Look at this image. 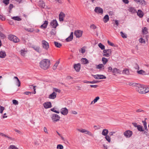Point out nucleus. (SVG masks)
Masks as SVG:
<instances>
[{
  "instance_id": "58836bf2",
  "label": "nucleus",
  "mask_w": 149,
  "mask_h": 149,
  "mask_svg": "<svg viewBox=\"0 0 149 149\" xmlns=\"http://www.w3.org/2000/svg\"><path fill=\"white\" fill-rule=\"evenodd\" d=\"M50 33L52 35H55L56 33L55 28H53V29H52L51 31L50 32Z\"/></svg>"
},
{
  "instance_id": "7ed1b4c3",
  "label": "nucleus",
  "mask_w": 149,
  "mask_h": 149,
  "mask_svg": "<svg viewBox=\"0 0 149 149\" xmlns=\"http://www.w3.org/2000/svg\"><path fill=\"white\" fill-rule=\"evenodd\" d=\"M8 38L10 40L14 42H18L19 41V39L14 35H9L8 36Z\"/></svg>"
},
{
  "instance_id": "49530a36",
  "label": "nucleus",
  "mask_w": 149,
  "mask_h": 149,
  "mask_svg": "<svg viewBox=\"0 0 149 149\" xmlns=\"http://www.w3.org/2000/svg\"><path fill=\"white\" fill-rule=\"evenodd\" d=\"M120 34L121 36L123 38H126L127 37L126 35L122 31L120 32Z\"/></svg>"
},
{
  "instance_id": "bf43d9fd",
  "label": "nucleus",
  "mask_w": 149,
  "mask_h": 149,
  "mask_svg": "<svg viewBox=\"0 0 149 149\" xmlns=\"http://www.w3.org/2000/svg\"><path fill=\"white\" fill-rule=\"evenodd\" d=\"M100 97H99L97 96L95 97V98L94 100V103H95L97 102V100H99Z\"/></svg>"
},
{
  "instance_id": "09e8293b",
  "label": "nucleus",
  "mask_w": 149,
  "mask_h": 149,
  "mask_svg": "<svg viewBox=\"0 0 149 149\" xmlns=\"http://www.w3.org/2000/svg\"><path fill=\"white\" fill-rule=\"evenodd\" d=\"M136 111L137 112H141V113H142V114H143V113H144V112H145V111L141 109H137L136 110Z\"/></svg>"
},
{
  "instance_id": "de8ad7c7",
  "label": "nucleus",
  "mask_w": 149,
  "mask_h": 149,
  "mask_svg": "<svg viewBox=\"0 0 149 149\" xmlns=\"http://www.w3.org/2000/svg\"><path fill=\"white\" fill-rule=\"evenodd\" d=\"M119 69H117L116 68H114L112 71V72L113 73H115L116 72L118 73L119 72Z\"/></svg>"
},
{
  "instance_id": "6ab92c4d",
  "label": "nucleus",
  "mask_w": 149,
  "mask_h": 149,
  "mask_svg": "<svg viewBox=\"0 0 149 149\" xmlns=\"http://www.w3.org/2000/svg\"><path fill=\"white\" fill-rule=\"evenodd\" d=\"M73 34L72 32L71 33L70 35L65 39L66 42H68L72 40L73 39Z\"/></svg>"
},
{
  "instance_id": "79ce46f5",
  "label": "nucleus",
  "mask_w": 149,
  "mask_h": 149,
  "mask_svg": "<svg viewBox=\"0 0 149 149\" xmlns=\"http://www.w3.org/2000/svg\"><path fill=\"white\" fill-rule=\"evenodd\" d=\"M138 84V83H135L131 82H129V85L130 86H135L136 87V86H137V84Z\"/></svg>"
},
{
  "instance_id": "2f4dec72",
  "label": "nucleus",
  "mask_w": 149,
  "mask_h": 149,
  "mask_svg": "<svg viewBox=\"0 0 149 149\" xmlns=\"http://www.w3.org/2000/svg\"><path fill=\"white\" fill-rule=\"evenodd\" d=\"M54 43L55 46L57 47L60 48L62 46L61 44L58 42L54 41Z\"/></svg>"
},
{
  "instance_id": "0eeeda50",
  "label": "nucleus",
  "mask_w": 149,
  "mask_h": 149,
  "mask_svg": "<svg viewBox=\"0 0 149 149\" xmlns=\"http://www.w3.org/2000/svg\"><path fill=\"white\" fill-rule=\"evenodd\" d=\"M42 46L43 48L46 50H47L49 48V43L45 40H43L42 41Z\"/></svg>"
},
{
  "instance_id": "f257e3e1",
  "label": "nucleus",
  "mask_w": 149,
  "mask_h": 149,
  "mask_svg": "<svg viewBox=\"0 0 149 149\" xmlns=\"http://www.w3.org/2000/svg\"><path fill=\"white\" fill-rule=\"evenodd\" d=\"M50 64V61L48 59H44L40 63V67L44 70L48 69L49 67Z\"/></svg>"
},
{
  "instance_id": "4c0bfd02",
  "label": "nucleus",
  "mask_w": 149,
  "mask_h": 149,
  "mask_svg": "<svg viewBox=\"0 0 149 149\" xmlns=\"http://www.w3.org/2000/svg\"><path fill=\"white\" fill-rule=\"evenodd\" d=\"M123 74H125L127 75H128L129 74V71L128 69H124L123 71Z\"/></svg>"
},
{
  "instance_id": "39448f33",
  "label": "nucleus",
  "mask_w": 149,
  "mask_h": 149,
  "mask_svg": "<svg viewBox=\"0 0 149 149\" xmlns=\"http://www.w3.org/2000/svg\"><path fill=\"white\" fill-rule=\"evenodd\" d=\"M111 50L110 49H104L103 51V55L104 56L108 57L111 55Z\"/></svg>"
},
{
  "instance_id": "9d476101",
  "label": "nucleus",
  "mask_w": 149,
  "mask_h": 149,
  "mask_svg": "<svg viewBox=\"0 0 149 149\" xmlns=\"http://www.w3.org/2000/svg\"><path fill=\"white\" fill-rule=\"evenodd\" d=\"M82 31L80 30H77L75 31L74 32V34L75 36L77 38H79L82 36Z\"/></svg>"
},
{
  "instance_id": "69168bd1",
  "label": "nucleus",
  "mask_w": 149,
  "mask_h": 149,
  "mask_svg": "<svg viewBox=\"0 0 149 149\" xmlns=\"http://www.w3.org/2000/svg\"><path fill=\"white\" fill-rule=\"evenodd\" d=\"M44 131L45 133H47V134L48 133L47 129L45 127H44Z\"/></svg>"
},
{
  "instance_id": "7c9ffc66",
  "label": "nucleus",
  "mask_w": 149,
  "mask_h": 149,
  "mask_svg": "<svg viewBox=\"0 0 149 149\" xmlns=\"http://www.w3.org/2000/svg\"><path fill=\"white\" fill-rule=\"evenodd\" d=\"M20 52L21 55L23 56H25V54L27 53V51L24 49L21 50Z\"/></svg>"
},
{
  "instance_id": "9b49d317",
  "label": "nucleus",
  "mask_w": 149,
  "mask_h": 149,
  "mask_svg": "<svg viewBox=\"0 0 149 149\" xmlns=\"http://www.w3.org/2000/svg\"><path fill=\"white\" fill-rule=\"evenodd\" d=\"M124 134L126 137L129 138L132 136V132L130 130H127L124 133Z\"/></svg>"
},
{
  "instance_id": "f3484780",
  "label": "nucleus",
  "mask_w": 149,
  "mask_h": 149,
  "mask_svg": "<svg viewBox=\"0 0 149 149\" xmlns=\"http://www.w3.org/2000/svg\"><path fill=\"white\" fill-rule=\"evenodd\" d=\"M68 112V109L65 107L61 109V113L63 115H66Z\"/></svg>"
},
{
  "instance_id": "cd10ccee",
  "label": "nucleus",
  "mask_w": 149,
  "mask_h": 149,
  "mask_svg": "<svg viewBox=\"0 0 149 149\" xmlns=\"http://www.w3.org/2000/svg\"><path fill=\"white\" fill-rule=\"evenodd\" d=\"M6 56V52L4 51H1L0 52V57L4 58Z\"/></svg>"
},
{
  "instance_id": "a19ab883",
  "label": "nucleus",
  "mask_w": 149,
  "mask_h": 149,
  "mask_svg": "<svg viewBox=\"0 0 149 149\" xmlns=\"http://www.w3.org/2000/svg\"><path fill=\"white\" fill-rule=\"evenodd\" d=\"M137 128L138 130L139 131L142 132L144 130L143 129L142 126L140 125H138V126L137 127Z\"/></svg>"
},
{
  "instance_id": "a878e982",
  "label": "nucleus",
  "mask_w": 149,
  "mask_h": 149,
  "mask_svg": "<svg viewBox=\"0 0 149 149\" xmlns=\"http://www.w3.org/2000/svg\"><path fill=\"white\" fill-rule=\"evenodd\" d=\"M14 79H16V85L19 87L21 85V82L18 77H15Z\"/></svg>"
},
{
  "instance_id": "680f3d73",
  "label": "nucleus",
  "mask_w": 149,
  "mask_h": 149,
  "mask_svg": "<svg viewBox=\"0 0 149 149\" xmlns=\"http://www.w3.org/2000/svg\"><path fill=\"white\" fill-rule=\"evenodd\" d=\"M90 28L93 29H95L96 28V26L94 24H93L90 26Z\"/></svg>"
},
{
  "instance_id": "f03ea898",
  "label": "nucleus",
  "mask_w": 149,
  "mask_h": 149,
  "mask_svg": "<svg viewBox=\"0 0 149 149\" xmlns=\"http://www.w3.org/2000/svg\"><path fill=\"white\" fill-rule=\"evenodd\" d=\"M144 87L142 85L138 84L136 87V89L140 93L143 94L144 91Z\"/></svg>"
},
{
  "instance_id": "6e6552de",
  "label": "nucleus",
  "mask_w": 149,
  "mask_h": 149,
  "mask_svg": "<svg viewBox=\"0 0 149 149\" xmlns=\"http://www.w3.org/2000/svg\"><path fill=\"white\" fill-rule=\"evenodd\" d=\"M77 130L81 133H84L91 136H92V134L90 132L85 129H77Z\"/></svg>"
},
{
  "instance_id": "bb28decb",
  "label": "nucleus",
  "mask_w": 149,
  "mask_h": 149,
  "mask_svg": "<svg viewBox=\"0 0 149 149\" xmlns=\"http://www.w3.org/2000/svg\"><path fill=\"white\" fill-rule=\"evenodd\" d=\"M81 62L84 64H87L89 63L88 60L85 58H82L81 59Z\"/></svg>"
},
{
  "instance_id": "c85d7f7f",
  "label": "nucleus",
  "mask_w": 149,
  "mask_h": 149,
  "mask_svg": "<svg viewBox=\"0 0 149 149\" xmlns=\"http://www.w3.org/2000/svg\"><path fill=\"white\" fill-rule=\"evenodd\" d=\"M109 132V131L107 129H103L102 130V134L104 136H106L107 135Z\"/></svg>"
},
{
  "instance_id": "052dcab7",
  "label": "nucleus",
  "mask_w": 149,
  "mask_h": 149,
  "mask_svg": "<svg viewBox=\"0 0 149 149\" xmlns=\"http://www.w3.org/2000/svg\"><path fill=\"white\" fill-rule=\"evenodd\" d=\"M107 42L109 45L112 46H114V44L113 43L111 42L109 40H108L107 41Z\"/></svg>"
},
{
  "instance_id": "3c124183",
  "label": "nucleus",
  "mask_w": 149,
  "mask_h": 149,
  "mask_svg": "<svg viewBox=\"0 0 149 149\" xmlns=\"http://www.w3.org/2000/svg\"><path fill=\"white\" fill-rule=\"evenodd\" d=\"M53 91L58 93H60L61 92V91L60 89L56 88H53Z\"/></svg>"
},
{
  "instance_id": "393cba45",
  "label": "nucleus",
  "mask_w": 149,
  "mask_h": 149,
  "mask_svg": "<svg viewBox=\"0 0 149 149\" xmlns=\"http://www.w3.org/2000/svg\"><path fill=\"white\" fill-rule=\"evenodd\" d=\"M48 23V22L47 21H45L44 22V23L40 26V27L41 28L44 29L46 28L47 27Z\"/></svg>"
},
{
  "instance_id": "6e6d98bb",
  "label": "nucleus",
  "mask_w": 149,
  "mask_h": 149,
  "mask_svg": "<svg viewBox=\"0 0 149 149\" xmlns=\"http://www.w3.org/2000/svg\"><path fill=\"white\" fill-rule=\"evenodd\" d=\"M9 0H3V2L6 5H7L9 3Z\"/></svg>"
},
{
  "instance_id": "774afa93",
  "label": "nucleus",
  "mask_w": 149,
  "mask_h": 149,
  "mask_svg": "<svg viewBox=\"0 0 149 149\" xmlns=\"http://www.w3.org/2000/svg\"><path fill=\"white\" fill-rule=\"evenodd\" d=\"M59 63V61H57L54 65L55 66H56V67H57Z\"/></svg>"
},
{
  "instance_id": "1a4fd4ad",
  "label": "nucleus",
  "mask_w": 149,
  "mask_h": 149,
  "mask_svg": "<svg viewBox=\"0 0 149 149\" xmlns=\"http://www.w3.org/2000/svg\"><path fill=\"white\" fill-rule=\"evenodd\" d=\"M92 76H93L95 79H105L106 78V77L103 75L96 74L94 75L92 74Z\"/></svg>"
},
{
  "instance_id": "4be33fe9",
  "label": "nucleus",
  "mask_w": 149,
  "mask_h": 149,
  "mask_svg": "<svg viewBox=\"0 0 149 149\" xmlns=\"http://www.w3.org/2000/svg\"><path fill=\"white\" fill-rule=\"evenodd\" d=\"M56 94L54 92H53L49 96V98L51 99H54L56 97Z\"/></svg>"
},
{
  "instance_id": "dca6fc26",
  "label": "nucleus",
  "mask_w": 149,
  "mask_h": 149,
  "mask_svg": "<svg viewBox=\"0 0 149 149\" xmlns=\"http://www.w3.org/2000/svg\"><path fill=\"white\" fill-rule=\"evenodd\" d=\"M43 106L46 109L50 108L52 107V104L50 102L44 103L43 104Z\"/></svg>"
},
{
  "instance_id": "8fccbe9b",
  "label": "nucleus",
  "mask_w": 149,
  "mask_h": 149,
  "mask_svg": "<svg viewBox=\"0 0 149 149\" xmlns=\"http://www.w3.org/2000/svg\"><path fill=\"white\" fill-rule=\"evenodd\" d=\"M63 146L61 145L58 144L57 146V149H63Z\"/></svg>"
},
{
  "instance_id": "423d86ee",
  "label": "nucleus",
  "mask_w": 149,
  "mask_h": 149,
  "mask_svg": "<svg viewBox=\"0 0 149 149\" xmlns=\"http://www.w3.org/2000/svg\"><path fill=\"white\" fill-rule=\"evenodd\" d=\"M36 87V86H33V85H29V90H30L31 91L33 90V92L29 91V94L31 95V93L33 94H35L36 93V89L35 88Z\"/></svg>"
},
{
  "instance_id": "aec40b11",
  "label": "nucleus",
  "mask_w": 149,
  "mask_h": 149,
  "mask_svg": "<svg viewBox=\"0 0 149 149\" xmlns=\"http://www.w3.org/2000/svg\"><path fill=\"white\" fill-rule=\"evenodd\" d=\"M135 2L137 3H139L141 4L142 5H145L146 4V2L144 0H134Z\"/></svg>"
},
{
  "instance_id": "2eb2a0df",
  "label": "nucleus",
  "mask_w": 149,
  "mask_h": 149,
  "mask_svg": "<svg viewBox=\"0 0 149 149\" xmlns=\"http://www.w3.org/2000/svg\"><path fill=\"white\" fill-rule=\"evenodd\" d=\"M74 68L77 72H79L81 68V64L79 63L75 64L74 65Z\"/></svg>"
},
{
  "instance_id": "603ef678",
  "label": "nucleus",
  "mask_w": 149,
  "mask_h": 149,
  "mask_svg": "<svg viewBox=\"0 0 149 149\" xmlns=\"http://www.w3.org/2000/svg\"><path fill=\"white\" fill-rule=\"evenodd\" d=\"M5 108L3 107L0 106V113H2L3 111L4 110Z\"/></svg>"
},
{
  "instance_id": "72a5a7b5",
  "label": "nucleus",
  "mask_w": 149,
  "mask_h": 149,
  "mask_svg": "<svg viewBox=\"0 0 149 149\" xmlns=\"http://www.w3.org/2000/svg\"><path fill=\"white\" fill-rule=\"evenodd\" d=\"M104 66L102 64H100L98 65H97L96 68L97 69H101L103 68V69H104Z\"/></svg>"
},
{
  "instance_id": "0e129e2a",
  "label": "nucleus",
  "mask_w": 149,
  "mask_h": 149,
  "mask_svg": "<svg viewBox=\"0 0 149 149\" xmlns=\"http://www.w3.org/2000/svg\"><path fill=\"white\" fill-rule=\"evenodd\" d=\"M0 19L3 21L5 19V18L1 15H0Z\"/></svg>"
},
{
  "instance_id": "ea45409f",
  "label": "nucleus",
  "mask_w": 149,
  "mask_h": 149,
  "mask_svg": "<svg viewBox=\"0 0 149 149\" xmlns=\"http://www.w3.org/2000/svg\"><path fill=\"white\" fill-rule=\"evenodd\" d=\"M142 32L144 34H147L148 33V29L146 27H144V28L143 29Z\"/></svg>"
},
{
  "instance_id": "5701e85b",
  "label": "nucleus",
  "mask_w": 149,
  "mask_h": 149,
  "mask_svg": "<svg viewBox=\"0 0 149 149\" xmlns=\"http://www.w3.org/2000/svg\"><path fill=\"white\" fill-rule=\"evenodd\" d=\"M38 5L39 6L43 8H45V3L42 1H40L38 2Z\"/></svg>"
},
{
  "instance_id": "c756f323",
  "label": "nucleus",
  "mask_w": 149,
  "mask_h": 149,
  "mask_svg": "<svg viewBox=\"0 0 149 149\" xmlns=\"http://www.w3.org/2000/svg\"><path fill=\"white\" fill-rule=\"evenodd\" d=\"M109 20V17L108 15H106L104 17L103 21L104 23L107 22Z\"/></svg>"
},
{
  "instance_id": "c9c22d12",
  "label": "nucleus",
  "mask_w": 149,
  "mask_h": 149,
  "mask_svg": "<svg viewBox=\"0 0 149 149\" xmlns=\"http://www.w3.org/2000/svg\"><path fill=\"white\" fill-rule=\"evenodd\" d=\"M102 61L103 64L105 65L107 62L108 60L107 58L105 57H102Z\"/></svg>"
},
{
  "instance_id": "864d4df0",
  "label": "nucleus",
  "mask_w": 149,
  "mask_h": 149,
  "mask_svg": "<svg viewBox=\"0 0 149 149\" xmlns=\"http://www.w3.org/2000/svg\"><path fill=\"white\" fill-rule=\"evenodd\" d=\"M142 122L143 123V125L145 128V129H146L147 128L146 122L145 120L143 121Z\"/></svg>"
},
{
  "instance_id": "f8f14e48",
  "label": "nucleus",
  "mask_w": 149,
  "mask_h": 149,
  "mask_svg": "<svg viewBox=\"0 0 149 149\" xmlns=\"http://www.w3.org/2000/svg\"><path fill=\"white\" fill-rule=\"evenodd\" d=\"M50 25L52 26V27L56 28L58 24L57 21L56 19H54L50 22Z\"/></svg>"
},
{
  "instance_id": "20e7f679",
  "label": "nucleus",
  "mask_w": 149,
  "mask_h": 149,
  "mask_svg": "<svg viewBox=\"0 0 149 149\" xmlns=\"http://www.w3.org/2000/svg\"><path fill=\"white\" fill-rule=\"evenodd\" d=\"M51 118L53 121L55 123L59 121L60 117L58 114L54 113L52 115Z\"/></svg>"
},
{
  "instance_id": "c03bdc74",
  "label": "nucleus",
  "mask_w": 149,
  "mask_h": 149,
  "mask_svg": "<svg viewBox=\"0 0 149 149\" xmlns=\"http://www.w3.org/2000/svg\"><path fill=\"white\" fill-rule=\"evenodd\" d=\"M9 149H18V148L14 145H10L9 148Z\"/></svg>"
},
{
  "instance_id": "4468645a",
  "label": "nucleus",
  "mask_w": 149,
  "mask_h": 149,
  "mask_svg": "<svg viewBox=\"0 0 149 149\" xmlns=\"http://www.w3.org/2000/svg\"><path fill=\"white\" fill-rule=\"evenodd\" d=\"M31 47L38 53H40L41 52L40 47L39 46L33 45Z\"/></svg>"
},
{
  "instance_id": "f704fd0d",
  "label": "nucleus",
  "mask_w": 149,
  "mask_h": 149,
  "mask_svg": "<svg viewBox=\"0 0 149 149\" xmlns=\"http://www.w3.org/2000/svg\"><path fill=\"white\" fill-rule=\"evenodd\" d=\"M12 19L17 21H20L21 20V19L19 16H18L12 17Z\"/></svg>"
},
{
  "instance_id": "5fc2aeb1",
  "label": "nucleus",
  "mask_w": 149,
  "mask_h": 149,
  "mask_svg": "<svg viewBox=\"0 0 149 149\" xmlns=\"http://www.w3.org/2000/svg\"><path fill=\"white\" fill-rule=\"evenodd\" d=\"M139 41L141 43H145V41L144 39L142 38H141L139 40Z\"/></svg>"
},
{
  "instance_id": "e2e57ef3",
  "label": "nucleus",
  "mask_w": 149,
  "mask_h": 149,
  "mask_svg": "<svg viewBox=\"0 0 149 149\" xmlns=\"http://www.w3.org/2000/svg\"><path fill=\"white\" fill-rule=\"evenodd\" d=\"M113 70L112 68L111 67H109L108 68V72H112Z\"/></svg>"
},
{
  "instance_id": "a211bd4d",
  "label": "nucleus",
  "mask_w": 149,
  "mask_h": 149,
  "mask_svg": "<svg viewBox=\"0 0 149 149\" xmlns=\"http://www.w3.org/2000/svg\"><path fill=\"white\" fill-rule=\"evenodd\" d=\"M65 17V14L62 12H61L59 15V19L60 22L63 20V18Z\"/></svg>"
},
{
  "instance_id": "e433bc0d",
  "label": "nucleus",
  "mask_w": 149,
  "mask_h": 149,
  "mask_svg": "<svg viewBox=\"0 0 149 149\" xmlns=\"http://www.w3.org/2000/svg\"><path fill=\"white\" fill-rule=\"evenodd\" d=\"M98 46L99 47L102 49L104 50L105 49V46L103 45L101 43H100L98 44Z\"/></svg>"
},
{
  "instance_id": "412c9836",
  "label": "nucleus",
  "mask_w": 149,
  "mask_h": 149,
  "mask_svg": "<svg viewBox=\"0 0 149 149\" xmlns=\"http://www.w3.org/2000/svg\"><path fill=\"white\" fill-rule=\"evenodd\" d=\"M136 13L137 15L140 18L142 17L144 15L143 12L140 10H138V12L136 11Z\"/></svg>"
},
{
  "instance_id": "37998d69",
  "label": "nucleus",
  "mask_w": 149,
  "mask_h": 149,
  "mask_svg": "<svg viewBox=\"0 0 149 149\" xmlns=\"http://www.w3.org/2000/svg\"><path fill=\"white\" fill-rule=\"evenodd\" d=\"M149 92V88L144 87V91L143 92V94Z\"/></svg>"
},
{
  "instance_id": "a18cd8bd",
  "label": "nucleus",
  "mask_w": 149,
  "mask_h": 149,
  "mask_svg": "<svg viewBox=\"0 0 149 149\" xmlns=\"http://www.w3.org/2000/svg\"><path fill=\"white\" fill-rule=\"evenodd\" d=\"M105 138L106 140L109 142H110L111 141V138L110 136L109 135L106 136H105Z\"/></svg>"
},
{
  "instance_id": "13d9d810",
  "label": "nucleus",
  "mask_w": 149,
  "mask_h": 149,
  "mask_svg": "<svg viewBox=\"0 0 149 149\" xmlns=\"http://www.w3.org/2000/svg\"><path fill=\"white\" fill-rule=\"evenodd\" d=\"M99 82V81L97 80H93L92 81H91V84H96Z\"/></svg>"
},
{
  "instance_id": "b1692460",
  "label": "nucleus",
  "mask_w": 149,
  "mask_h": 149,
  "mask_svg": "<svg viewBox=\"0 0 149 149\" xmlns=\"http://www.w3.org/2000/svg\"><path fill=\"white\" fill-rule=\"evenodd\" d=\"M128 10L132 13H134L136 12V10L135 8L132 7H130Z\"/></svg>"
},
{
  "instance_id": "ddd939ff",
  "label": "nucleus",
  "mask_w": 149,
  "mask_h": 149,
  "mask_svg": "<svg viewBox=\"0 0 149 149\" xmlns=\"http://www.w3.org/2000/svg\"><path fill=\"white\" fill-rule=\"evenodd\" d=\"M94 11L97 13H100L101 14H102L103 13V9L99 7H96L94 10Z\"/></svg>"
},
{
  "instance_id": "338daca9",
  "label": "nucleus",
  "mask_w": 149,
  "mask_h": 149,
  "mask_svg": "<svg viewBox=\"0 0 149 149\" xmlns=\"http://www.w3.org/2000/svg\"><path fill=\"white\" fill-rule=\"evenodd\" d=\"M123 2L125 4H128L129 2V1L128 0H122Z\"/></svg>"
},
{
  "instance_id": "4d7b16f0",
  "label": "nucleus",
  "mask_w": 149,
  "mask_h": 149,
  "mask_svg": "<svg viewBox=\"0 0 149 149\" xmlns=\"http://www.w3.org/2000/svg\"><path fill=\"white\" fill-rule=\"evenodd\" d=\"M12 101L13 104L15 105H17L18 104V101L15 100H13Z\"/></svg>"
},
{
  "instance_id": "473e14b6",
  "label": "nucleus",
  "mask_w": 149,
  "mask_h": 149,
  "mask_svg": "<svg viewBox=\"0 0 149 149\" xmlns=\"http://www.w3.org/2000/svg\"><path fill=\"white\" fill-rule=\"evenodd\" d=\"M137 72L138 74H140L145 75L146 74V72L142 70L137 71Z\"/></svg>"
}]
</instances>
